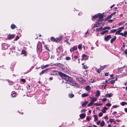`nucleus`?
Segmentation results:
<instances>
[{
	"mask_svg": "<svg viewBox=\"0 0 127 127\" xmlns=\"http://www.w3.org/2000/svg\"><path fill=\"white\" fill-rule=\"evenodd\" d=\"M58 74L63 79L69 82L67 83L70 84L73 86H75L76 85H77L73 81L72 78L67 76L66 75L61 72H59Z\"/></svg>",
	"mask_w": 127,
	"mask_h": 127,
	"instance_id": "obj_1",
	"label": "nucleus"
},
{
	"mask_svg": "<svg viewBox=\"0 0 127 127\" xmlns=\"http://www.w3.org/2000/svg\"><path fill=\"white\" fill-rule=\"evenodd\" d=\"M110 29V27H106L103 28H102V27H101L100 28H96V31L99 32L101 31H102L106 29L109 30Z\"/></svg>",
	"mask_w": 127,
	"mask_h": 127,
	"instance_id": "obj_2",
	"label": "nucleus"
},
{
	"mask_svg": "<svg viewBox=\"0 0 127 127\" xmlns=\"http://www.w3.org/2000/svg\"><path fill=\"white\" fill-rule=\"evenodd\" d=\"M42 48L41 43L39 42L37 46V50L38 52H40L42 51Z\"/></svg>",
	"mask_w": 127,
	"mask_h": 127,
	"instance_id": "obj_3",
	"label": "nucleus"
},
{
	"mask_svg": "<svg viewBox=\"0 0 127 127\" xmlns=\"http://www.w3.org/2000/svg\"><path fill=\"white\" fill-rule=\"evenodd\" d=\"M76 79L80 83H82L85 82V80L82 78L80 77H77L76 78Z\"/></svg>",
	"mask_w": 127,
	"mask_h": 127,
	"instance_id": "obj_4",
	"label": "nucleus"
},
{
	"mask_svg": "<svg viewBox=\"0 0 127 127\" xmlns=\"http://www.w3.org/2000/svg\"><path fill=\"white\" fill-rule=\"evenodd\" d=\"M82 57L83 60H87L89 58V57L87 56L84 54H83L82 55Z\"/></svg>",
	"mask_w": 127,
	"mask_h": 127,
	"instance_id": "obj_5",
	"label": "nucleus"
},
{
	"mask_svg": "<svg viewBox=\"0 0 127 127\" xmlns=\"http://www.w3.org/2000/svg\"><path fill=\"white\" fill-rule=\"evenodd\" d=\"M14 35L9 34L7 37L8 39L9 40L11 39L14 38Z\"/></svg>",
	"mask_w": 127,
	"mask_h": 127,
	"instance_id": "obj_6",
	"label": "nucleus"
},
{
	"mask_svg": "<svg viewBox=\"0 0 127 127\" xmlns=\"http://www.w3.org/2000/svg\"><path fill=\"white\" fill-rule=\"evenodd\" d=\"M111 36L110 35H109L107 36L104 38V40L106 41H108L111 38Z\"/></svg>",
	"mask_w": 127,
	"mask_h": 127,
	"instance_id": "obj_7",
	"label": "nucleus"
},
{
	"mask_svg": "<svg viewBox=\"0 0 127 127\" xmlns=\"http://www.w3.org/2000/svg\"><path fill=\"white\" fill-rule=\"evenodd\" d=\"M120 35L124 36L125 37H126L127 35V31L124 32V33L122 32L121 33H120Z\"/></svg>",
	"mask_w": 127,
	"mask_h": 127,
	"instance_id": "obj_8",
	"label": "nucleus"
},
{
	"mask_svg": "<svg viewBox=\"0 0 127 127\" xmlns=\"http://www.w3.org/2000/svg\"><path fill=\"white\" fill-rule=\"evenodd\" d=\"M89 98H91V101L94 103V102L96 101L97 99V98L94 97H90Z\"/></svg>",
	"mask_w": 127,
	"mask_h": 127,
	"instance_id": "obj_9",
	"label": "nucleus"
},
{
	"mask_svg": "<svg viewBox=\"0 0 127 127\" xmlns=\"http://www.w3.org/2000/svg\"><path fill=\"white\" fill-rule=\"evenodd\" d=\"M77 48L76 46H74L73 48H71L70 49L71 52H72L74 51L77 49Z\"/></svg>",
	"mask_w": 127,
	"mask_h": 127,
	"instance_id": "obj_10",
	"label": "nucleus"
},
{
	"mask_svg": "<svg viewBox=\"0 0 127 127\" xmlns=\"http://www.w3.org/2000/svg\"><path fill=\"white\" fill-rule=\"evenodd\" d=\"M101 23H97L92 28H93L99 26L101 25Z\"/></svg>",
	"mask_w": 127,
	"mask_h": 127,
	"instance_id": "obj_11",
	"label": "nucleus"
},
{
	"mask_svg": "<svg viewBox=\"0 0 127 127\" xmlns=\"http://www.w3.org/2000/svg\"><path fill=\"white\" fill-rule=\"evenodd\" d=\"M99 18L98 20V21L102 22L103 21V16L102 15H101L100 16H99Z\"/></svg>",
	"mask_w": 127,
	"mask_h": 127,
	"instance_id": "obj_12",
	"label": "nucleus"
},
{
	"mask_svg": "<svg viewBox=\"0 0 127 127\" xmlns=\"http://www.w3.org/2000/svg\"><path fill=\"white\" fill-rule=\"evenodd\" d=\"M108 109V108L106 107H104L101 110L102 111L103 113L106 112V110Z\"/></svg>",
	"mask_w": 127,
	"mask_h": 127,
	"instance_id": "obj_13",
	"label": "nucleus"
},
{
	"mask_svg": "<svg viewBox=\"0 0 127 127\" xmlns=\"http://www.w3.org/2000/svg\"><path fill=\"white\" fill-rule=\"evenodd\" d=\"M85 89L88 91H90L91 89V88L89 86H86L85 88Z\"/></svg>",
	"mask_w": 127,
	"mask_h": 127,
	"instance_id": "obj_14",
	"label": "nucleus"
},
{
	"mask_svg": "<svg viewBox=\"0 0 127 127\" xmlns=\"http://www.w3.org/2000/svg\"><path fill=\"white\" fill-rule=\"evenodd\" d=\"M99 16H100L99 14H96L92 17V19H96L97 17H99Z\"/></svg>",
	"mask_w": 127,
	"mask_h": 127,
	"instance_id": "obj_15",
	"label": "nucleus"
},
{
	"mask_svg": "<svg viewBox=\"0 0 127 127\" xmlns=\"http://www.w3.org/2000/svg\"><path fill=\"white\" fill-rule=\"evenodd\" d=\"M48 70V69H46L44 70H43L39 73L40 75L43 74L46 71Z\"/></svg>",
	"mask_w": 127,
	"mask_h": 127,
	"instance_id": "obj_16",
	"label": "nucleus"
},
{
	"mask_svg": "<svg viewBox=\"0 0 127 127\" xmlns=\"http://www.w3.org/2000/svg\"><path fill=\"white\" fill-rule=\"evenodd\" d=\"M86 116V114H81L80 115V118L82 119H83L85 118Z\"/></svg>",
	"mask_w": 127,
	"mask_h": 127,
	"instance_id": "obj_17",
	"label": "nucleus"
},
{
	"mask_svg": "<svg viewBox=\"0 0 127 127\" xmlns=\"http://www.w3.org/2000/svg\"><path fill=\"white\" fill-rule=\"evenodd\" d=\"M61 37H59L55 38V42H59L61 40Z\"/></svg>",
	"mask_w": 127,
	"mask_h": 127,
	"instance_id": "obj_18",
	"label": "nucleus"
},
{
	"mask_svg": "<svg viewBox=\"0 0 127 127\" xmlns=\"http://www.w3.org/2000/svg\"><path fill=\"white\" fill-rule=\"evenodd\" d=\"M94 117L95 118L94 120V121L95 122L98 119L97 115H95L94 116Z\"/></svg>",
	"mask_w": 127,
	"mask_h": 127,
	"instance_id": "obj_19",
	"label": "nucleus"
},
{
	"mask_svg": "<svg viewBox=\"0 0 127 127\" xmlns=\"http://www.w3.org/2000/svg\"><path fill=\"white\" fill-rule=\"evenodd\" d=\"M100 95V92L99 90H97L96 92V96L98 97Z\"/></svg>",
	"mask_w": 127,
	"mask_h": 127,
	"instance_id": "obj_20",
	"label": "nucleus"
},
{
	"mask_svg": "<svg viewBox=\"0 0 127 127\" xmlns=\"http://www.w3.org/2000/svg\"><path fill=\"white\" fill-rule=\"evenodd\" d=\"M105 125V122L103 121H102L100 122V125L101 127H103Z\"/></svg>",
	"mask_w": 127,
	"mask_h": 127,
	"instance_id": "obj_21",
	"label": "nucleus"
},
{
	"mask_svg": "<svg viewBox=\"0 0 127 127\" xmlns=\"http://www.w3.org/2000/svg\"><path fill=\"white\" fill-rule=\"evenodd\" d=\"M120 104L122 106H124L125 105L127 104V103L126 102L124 101L121 102L120 103Z\"/></svg>",
	"mask_w": 127,
	"mask_h": 127,
	"instance_id": "obj_22",
	"label": "nucleus"
},
{
	"mask_svg": "<svg viewBox=\"0 0 127 127\" xmlns=\"http://www.w3.org/2000/svg\"><path fill=\"white\" fill-rule=\"evenodd\" d=\"M88 103V101H85L82 104V106H85Z\"/></svg>",
	"mask_w": 127,
	"mask_h": 127,
	"instance_id": "obj_23",
	"label": "nucleus"
},
{
	"mask_svg": "<svg viewBox=\"0 0 127 127\" xmlns=\"http://www.w3.org/2000/svg\"><path fill=\"white\" fill-rule=\"evenodd\" d=\"M116 37L115 36L114 38L111 39L110 41L112 43L113 42L116 40Z\"/></svg>",
	"mask_w": 127,
	"mask_h": 127,
	"instance_id": "obj_24",
	"label": "nucleus"
},
{
	"mask_svg": "<svg viewBox=\"0 0 127 127\" xmlns=\"http://www.w3.org/2000/svg\"><path fill=\"white\" fill-rule=\"evenodd\" d=\"M16 27V26L14 24H12L11 26V28L12 29H14Z\"/></svg>",
	"mask_w": 127,
	"mask_h": 127,
	"instance_id": "obj_25",
	"label": "nucleus"
},
{
	"mask_svg": "<svg viewBox=\"0 0 127 127\" xmlns=\"http://www.w3.org/2000/svg\"><path fill=\"white\" fill-rule=\"evenodd\" d=\"M108 31V30H105L102 32L101 33V34L102 35H103L104 34H105V33H106V32H107Z\"/></svg>",
	"mask_w": 127,
	"mask_h": 127,
	"instance_id": "obj_26",
	"label": "nucleus"
},
{
	"mask_svg": "<svg viewBox=\"0 0 127 127\" xmlns=\"http://www.w3.org/2000/svg\"><path fill=\"white\" fill-rule=\"evenodd\" d=\"M115 120L114 119H110L109 120V121L110 123H112L113 122H114V121Z\"/></svg>",
	"mask_w": 127,
	"mask_h": 127,
	"instance_id": "obj_27",
	"label": "nucleus"
},
{
	"mask_svg": "<svg viewBox=\"0 0 127 127\" xmlns=\"http://www.w3.org/2000/svg\"><path fill=\"white\" fill-rule=\"evenodd\" d=\"M88 96V94H83L82 95V96L83 97H86Z\"/></svg>",
	"mask_w": 127,
	"mask_h": 127,
	"instance_id": "obj_28",
	"label": "nucleus"
},
{
	"mask_svg": "<svg viewBox=\"0 0 127 127\" xmlns=\"http://www.w3.org/2000/svg\"><path fill=\"white\" fill-rule=\"evenodd\" d=\"M66 88H68L70 87V84L67 83V82H66Z\"/></svg>",
	"mask_w": 127,
	"mask_h": 127,
	"instance_id": "obj_29",
	"label": "nucleus"
},
{
	"mask_svg": "<svg viewBox=\"0 0 127 127\" xmlns=\"http://www.w3.org/2000/svg\"><path fill=\"white\" fill-rule=\"evenodd\" d=\"M51 40L53 42H55V38L53 37H51Z\"/></svg>",
	"mask_w": 127,
	"mask_h": 127,
	"instance_id": "obj_30",
	"label": "nucleus"
},
{
	"mask_svg": "<svg viewBox=\"0 0 127 127\" xmlns=\"http://www.w3.org/2000/svg\"><path fill=\"white\" fill-rule=\"evenodd\" d=\"M117 31L116 29H113L110 32L111 33H114Z\"/></svg>",
	"mask_w": 127,
	"mask_h": 127,
	"instance_id": "obj_31",
	"label": "nucleus"
},
{
	"mask_svg": "<svg viewBox=\"0 0 127 127\" xmlns=\"http://www.w3.org/2000/svg\"><path fill=\"white\" fill-rule=\"evenodd\" d=\"M69 96L70 98H72L74 96V95L73 94H70L69 95Z\"/></svg>",
	"mask_w": 127,
	"mask_h": 127,
	"instance_id": "obj_32",
	"label": "nucleus"
},
{
	"mask_svg": "<svg viewBox=\"0 0 127 127\" xmlns=\"http://www.w3.org/2000/svg\"><path fill=\"white\" fill-rule=\"evenodd\" d=\"M106 65H104L103 66H101L100 68L101 69V70H102V69H104L106 67Z\"/></svg>",
	"mask_w": 127,
	"mask_h": 127,
	"instance_id": "obj_33",
	"label": "nucleus"
},
{
	"mask_svg": "<svg viewBox=\"0 0 127 127\" xmlns=\"http://www.w3.org/2000/svg\"><path fill=\"white\" fill-rule=\"evenodd\" d=\"M112 96V95L109 94H107L106 95V97H110Z\"/></svg>",
	"mask_w": 127,
	"mask_h": 127,
	"instance_id": "obj_34",
	"label": "nucleus"
},
{
	"mask_svg": "<svg viewBox=\"0 0 127 127\" xmlns=\"http://www.w3.org/2000/svg\"><path fill=\"white\" fill-rule=\"evenodd\" d=\"M94 103L93 102L91 101V102H90L89 103L88 105V106H89L92 105Z\"/></svg>",
	"mask_w": 127,
	"mask_h": 127,
	"instance_id": "obj_35",
	"label": "nucleus"
},
{
	"mask_svg": "<svg viewBox=\"0 0 127 127\" xmlns=\"http://www.w3.org/2000/svg\"><path fill=\"white\" fill-rule=\"evenodd\" d=\"M82 44H80L78 46V48L79 49H81L82 48Z\"/></svg>",
	"mask_w": 127,
	"mask_h": 127,
	"instance_id": "obj_36",
	"label": "nucleus"
},
{
	"mask_svg": "<svg viewBox=\"0 0 127 127\" xmlns=\"http://www.w3.org/2000/svg\"><path fill=\"white\" fill-rule=\"evenodd\" d=\"M102 104H98L97 103H95L94 104V105H96V106H98L101 105H102Z\"/></svg>",
	"mask_w": 127,
	"mask_h": 127,
	"instance_id": "obj_37",
	"label": "nucleus"
},
{
	"mask_svg": "<svg viewBox=\"0 0 127 127\" xmlns=\"http://www.w3.org/2000/svg\"><path fill=\"white\" fill-rule=\"evenodd\" d=\"M101 70H101V69H100V68L99 69H97V72L99 73L101 72Z\"/></svg>",
	"mask_w": 127,
	"mask_h": 127,
	"instance_id": "obj_38",
	"label": "nucleus"
},
{
	"mask_svg": "<svg viewBox=\"0 0 127 127\" xmlns=\"http://www.w3.org/2000/svg\"><path fill=\"white\" fill-rule=\"evenodd\" d=\"M17 95V94L15 93H13L11 95V96L13 97H15Z\"/></svg>",
	"mask_w": 127,
	"mask_h": 127,
	"instance_id": "obj_39",
	"label": "nucleus"
},
{
	"mask_svg": "<svg viewBox=\"0 0 127 127\" xmlns=\"http://www.w3.org/2000/svg\"><path fill=\"white\" fill-rule=\"evenodd\" d=\"M86 118L87 120L89 121L90 120V118L88 116H87Z\"/></svg>",
	"mask_w": 127,
	"mask_h": 127,
	"instance_id": "obj_40",
	"label": "nucleus"
},
{
	"mask_svg": "<svg viewBox=\"0 0 127 127\" xmlns=\"http://www.w3.org/2000/svg\"><path fill=\"white\" fill-rule=\"evenodd\" d=\"M111 103H109L106 104V105L107 106L109 107L111 106Z\"/></svg>",
	"mask_w": 127,
	"mask_h": 127,
	"instance_id": "obj_41",
	"label": "nucleus"
},
{
	"mask_svg": "<svg viewBox=\"0 0 127 127\" xmlns=\"http://www.w3.org/2000/svg\"><path fill=\"white\" fill-rule=\"evenodd\" d=\"M110 82L111 83V84H114L115 83V81L114 80H112Z\"/></svg>",
	"mask_w": 127,
	"mask_h": 127,
	"instance_id": "obj_42",
	"label": "nucleus"
},
{
	"mask_svg": "<svg viewBox=\"0 0 127 127\" xmlns=\"http://www.w3.org/2000/svg\"><path fill=\"white\" fill-rule=\"evenodd\" d=\"M120 32H119V31L118 30L116 32V33H115V34H120Z\"/></svg>",
	"mask_w": 127,
	"mask_h": 127,
	"instance_id": "obj_43",
	"label": "nucleus"
},
{
	"mask_svg": "<svg viewBox=\"0 0 127 127\" xmlns=\"http://www.w3.org/2000/svg\"><path fill=\"white\" fill-rule=\"evenodd\" d=\"M26 52L25 51L23 50L22 51L21 54H25Z\"/></svg>",
	"mask_w": 127,
	"mask_h": 127,
	"instance_id": "obj_44",
	"label": "nucleus"
},
{
	"mask_svg": "<svg viewBox=\"0 0 127 127\" xmlns=\"http://www.w3.org/2000/svg\"><path fill=\"white\" fill-rule=\"evenodd\" d=\"M112 17V16L111 15H110L107 17V19H109L111 18Z\"/></svg>",
	"mask_w": 127,
	"mask_h": 127,
	"instance_id": "obj_45",
	"label": "nucleus"
},
{
	"mask_svg": "<svg viewBox=\"0 0 127 127\" xmlns=\"http://www.w3.org/2000/svg\"><path fill=\"white\" fill-rule=\"evenodd\" d=\"M82 68L83 69H86L88 67L84 65V66H83Z\"/></svg>",
	"mask_w": 127,
	"mask_h": 127,
	"instance_id": "obj_46",
	"label": "nucleus"
},
{
	"mask_svg": "<svg viewBox=\"0 0 127 127\" xmlns=\"http://www.w3.org/2000/svg\"><path fill=\"white\" fill-rule=\"evenodd\" d=\"M103 115V114L102 113H100L99 115L98 116L99 117H101Z\"/></svg>",
	"mask_w": 127,
	"mask_h": 127,
	"instance_id": "obj_47",
	"label": "nucleus"
},
{
	"mask_svg": "<svg viewBox=\"0 0 127 127\" xmlns=\"http://www.w3.org/2000/svg\"><path fill=\"white\" fill-rule=\"evenodd\" d=\"M107 100V99L105 98H104L102 99V101L103 102H104L106 101Z\"/></svg>",
	"mask_w": 127,
	"mask_h": 127,
	"instance_id": "obj_48",
	"label": "nucleus"
},
{
	"mask_svg": "<svg viewBox=\"0 0 127 127\" xmlns=\"http://www.w3.org/2000/svg\"><path fill=\"white\" fill-rule=\"evenodd\" d=\"M118 107V106L117 105H114V106H112V108H117V107Z\"/></svg>",
	"mask_w": 127,
	"mask_h": 127,
	"instance_id": "obj_49",
	"label": "nucleus"
},
{
	"mask_svg": "<svg viewBox=\"0 0 127 127\" xmlns=\"http://www.w3.org/2000/svg\"><path fill=\"white\" fill-rule=\"evenodd\" d=\"M66 59L67 60H68L70 59V58L69 57H67L66 58Z\"/></svg>",
	"mask_w": 127,
	"mask_h": 127,
	"instance_id": "obj_50",
	"label": "nucleus"
},
{
	"mask_svg": "<svg viewBox=\"0 0 127 127\" xmlns=\"http://www.w3.org/2000/svg\"><path fill=\"white\" fill-rule=\"evenodd\" d=\"M21 81L22 82H23L24 83L26 81L25 79H21Z\"/></svg>",
	"mask_w": 127,
	"mask_h": 127,
	"instance_id": "obj_51",
	"label": "nucleus"
},
{
	"mask_svg": "<svg viewBox=\"0 0 127 127\" xmlns=\"http://www.w3.org/2000/svg\"><path fill=\"white\" fill-rule=\"evenodd\" d=\"M101 122L100 120L99 121H98L96 122V123L97 125H99L100 123Z\"/></svg>",
	"mask_w": 127,
	"mask_h": 127,
	"instance_id": "obj_52",
	"label": "nucleus"
},
{
	"mask_svg": "<svg viewBox=\"0 0 127 127\" xmlns=\"http://www.w3.org/2000/svg\"><path fill=\"white\" fill-rule=\"evenodd\" d=\"M124 53L125 54L127 55V49L125 50L124 51Z\"/></svg>",
	"mask_w": 127,
	"mask_h": 127,
	"instance_id": "obj_53",
	"label": "nucleus"
},
{
	"mask_svg": "<svg viewBox=\"0 0 127 127\" xmlns=\"http://www.w3.org/2000/svg\"><path fill=\"white\" fill-rule=\"evenodd\" d=\"M19 37L18 36H17V37H16V38L15 39V40H15V41H16L18 39H19Z\"/></svg>",
	"mask_w": 127,
	"mask_h": 127,
	"instance_id": "obj_54",
	"label": "nucleus"
},
{
	"mask_svg": "<svg viewBox=\"0 0 127 127\" xmlns=\"http://www.w3.org/2000/svg\"><path fill=\"white\" fill-rule=\"evenodd\" d=\"M113 20L111 19V20H108V22H111L113 21Z\"/></svg>",
	"mask_w": 127,
	"mask_h": 127,
	"instance_id": "obj_55",
	"label": "nucleus"
},
{
	"mask_svg": "<svg viewBox=\"0 0 127 127\" xmlns=\"http://www.w3.org/2000/svg\"><path fill=\"white\" fill-rule=\"evenodd\" d=\"M106 85H105V86L102 85V88H104V89H105V88L106 87Z\"/></svg>",
	"mask_w": 127,
	"mask_h": 127,
	"instance_id": "obj_56",
	"label": "nucleus"
},
{
	"mask_svg": "<svg viewBox=\"0 0 127 127\" xmlns=\"http://www.w3.org/2000/svg\"><path fill=\"white\" fill-rule=\"evenodd\" d=\"M45 47H46V49L48 50H49V49H48V47L47 46V45H46L45 46Z\"/></svg>",
	"mask_w": 127,
	"mask_h": 127,
	"instance_id": "obj_57",
	"label": "nucleus"
},
{
	"mask_svg": "<svg viewBox=\"0 0 127 127\" xmlns=\"http://www.w3.org/2000/svg\"><path fill=\"white\" fill-rule=\"evenodd\" d=\"M104 119H105L107 120L108 119V117L107 116H106L104 117Z\"/></svg>",
	"mask_w": 127,
	"mask_h": 127,
	"instance_id": "obj_58",
	"label": "nucleus"
},
{
	"mask_svg": "<svg viewBox=\"0 0 127 127\" xmlns=\"http://www.w3.org/2000/svg\"><path fill=\"white\" fill-rule=\"evenodd\" d=\"M86 111L85 110V109H83L81 110V112H85Z\"/></svg>",
	"mask_w": 127,
	"mask_h": 127,
	"instance_id": "obj_59",
	"label": "nucleus"
},
{
	"mask_svg": "<svg viewBox=\"0 0 127 127\" xmlns=\"http://www.w3.org/2000/svg\"><path fill=\"white\" fill-rule=\"evenodd\" d=\"M116 121L117 122H120V121H121V120H118V119H117V120H116Z\"/></svg>",
	"mask_w": 127,
	"mask_h": 127,
	"instance_id": "obj_60",
	"label": "nucleus"
},
{
	"mask_svg": "<svg viewBox=\"0 0 127 127\" xmlns=\"http://www.w3.org/2000/svg\"><path fill=\"white\" fill-rule=\"evenodd\" d=\"M118 31H119L120 32L122 31V30L120 28L118 29Z\"/></svg>",
	"mask_w": 127,
	"mask_h": 127,
	"instance_id": "obj_61",
	"label": "nucleus"
},
{
	"mask_svg": "<svg viewBox=\"0 0 127 127\" xmlns=\"http://www.w3.org/2000/svg\"><path fill=\"white\" fill-rule=\"evenodd\" d=\"M123 23L122 22H121L119 23V25H123Z\"/></svg>",
	"mask_w": 127,
	"mask_h": 127,
	"instance_id": "obj_62",
	"label": "nucleus"
},
{
	"mask_svg": "<svg viewBox=\"0 0 127 127\" xmlns=\"http://www.w3.org/2000/svg\"><path fill=\"white\" fill-rule=\"evenodd\" d=\"M44 66H45V67H48L49 66V65H48V64H47V65H44Z\"/></svg>",
	"mask_w": 127,
	"mask_h": 127,
	"instance_id": "obj_63",
	"label": "nucleus"
},
{
	"mask_svg": "<svg viewBox=\"0 0 127 127\" xmlns=\"http://www.w3.org/2000/svg\"><path fill=\"white\" fill-rule=\"evenodd\" d=\"M125 111L126 112H127V108H125Z\"/></svg>",
	"mask_w": 127,
	"mask_h": 127,
	"instance_id": "obj_64",
	"label": "nucleus"
}]
</instances>
